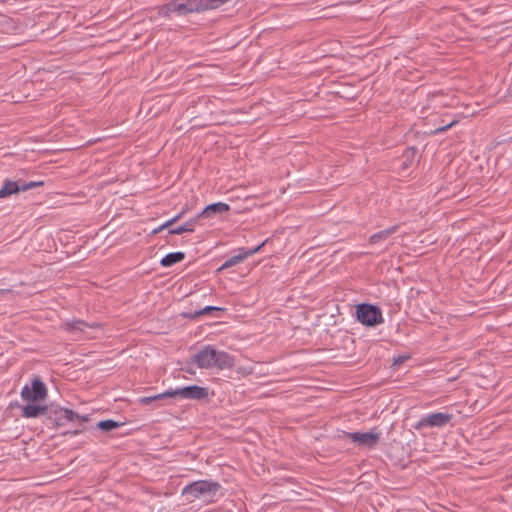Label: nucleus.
Instances as JSON below:
<instances>
[{
    "label": "nucleus",
    "instance_id": "nucleus-6",
    "mask_svg": "<svg viewBox=\"0 0 512 512\" xmlns=\"http://www.w3.org/2000/svg\"><path fill=\"white\" fill-rule=\"evenodd\" d=\"M21 398L25 402L38 403L42 402L47 397V388L44 382L35 377L32 379L31 384H26L21 389Z\"/></svg>",
    "mask_w": 512,
    "mask_h": 512
},
{
    "label": "nucleus",
    "instance_id": "nucleus-20",
    "mask_svg": "<svg viewBox=\"0 0 512 512\" xmlns=\"http://www.w3.org/2000/svg\"><path fill=\"white\" fill-rule=\"evenodd\" d=\"M121 425H122V423H120V422H117L112 419H108V420H102V421L98 422L97 428L102 430L103 432H110L114 429L119 428Z\"/></svg>",
    "mask_w": 512,
    "mask_h": 512
},
{
    "label": "nucleus",
    "instance_id": "nucleus-15",
    "mask_svg": "<svg viewBox=\"0 0 512 512\" xmlns=\"http://www.w3.org/2000/svg\"><path fill=\"white\" fill-rule=\"evenodd\" d=\"M398 230V226H391L387 229H384L382 231H379L373 235L370 236L369 238V243L370 244H378V243H381L382 241H385L387 240L391 235H393L394 233H396Z\"/></svg>",
    "mask_w": 512,
    "mask_h": 512
},
{
    "label": "nucleus",
    "instance_id": "nucleus-29",
    "mask_svg": "<svg viewBox=\"0 0 512 512\" xmlns=\"http://www.w3.org/2000/svg\"><path fill=\"white\" fill-rule=\"evenodd\" d=\"M163 229H164V228H161V226H159L158 228H156V229H154V230L152 231V234H157V233H159L160 231H162Z\"/></svg>",
    "mask_w": 512,
    "mask_h": 512
},
{
    "label": "nucleus",
    "instance_id": "nucleus-26",
    "mask_svg": "<svg viewBox=\"0 0 512 512\" xmlns=\"http://www.w3.org/2000/svg\"><path fill=\"white\" fill-rule=\"evenodd\" d=\"M174 223H175V220L173 218H171L170 220H168L164 224H162L161 228H169Z\"/></svg>",
    "mask_w": 512,
    "mask_h": 512
},
{
    "label": "nucleus",
    "instance_id": "nucleus-3",
    "mask_svg": "<svg viewBox=\"0 0 512 512\" xmlns=\"http://www.w3.org/2000/svg\"><path fill=\"white\" fill-rule=\"evenodd\" d=\"M209 396V391L205 387H200L197 385L185 386L176 389H169L163 393L140 398L139 402L143 405H149L153 402H157L159 400L171 397H180L182 399L188 400H203Z\"/></svg>",
    "mask_w": 512,
    "mask_h": 512
},
{
    "label": "nucleus",
    "instance_id": "nucleus-2",
    "mask_svg": "<svg viewBox=\"0 0 512 512\" xmlns=\"http://www.w3.org/2000/svg\"><path fill=\"white\" fill-rule=\"evenodd\" d=\"M220 490L221 485L216 481L198 480L186 485L182 490V496L189 502L200 499L204 502L211 503L216 501Z\"/></svg>",
    "mask_w": 512,
    "mask_h": 512
},
{
    "label": "nucleus",
    "instance_id": "nucleus-4",
    "mask_svg": "<svg viewBox=\"0 0 512 512\" xmlns=\"http://www.w3.org/2000/svg\"><path fill=\"white\" fill-rule=\"evenodd\" d=\"M195 12H199L197 0H173L163 5L159 10V14L167 18L174 14L184 16Z\"/></svg>",
    "mask_w": 512,
    "mask_h": 512
},
{
    "label": "nucleus",
    "instance_id": "nucleus-7",
    "mask_svg": "<svg viewBox=\"0 0 512 512\" xmlns=\"http://www.w3.org/2000/svg\"><path fill=\"white\" fill-rule=\"evenodd\" d=\"M453 419V415L444 412L429 413L421 417V419L414 425L416 430L426 428H442L446 426Z\"/></svg>",
    "mask_w": 512,
    "mask_h": 512
},
{
    "label": "nucleus",
    "instance_id": "nucleus-18",
    "mask_svg": "<svg viewBox=\"0 0 512 512\" xmlns=\"http://www.w3.org/2000/svg\"><path fill=\"white\" fill-rule=\"evenodd\" d=\"M185 258V253L183 252H173L165 255L161 261L160 264L163 267H170L176 263L181 262Z\"/></svg>",
    "mask_w": 512,
    "mask_h": 512
},
{
    "label": "nucleus",
    "instance_id": "nucleus-17",
    "mask_svg": "<svg viewBox=\"0 0 512 512\" xmlns=\"http://www.w3.org/2000/svg\"><path fill=\"white\" fill-rule=\"evenodd\" d=\"M416 154L417 151L414 147L406 148L400 158L401 168L405 170L411 167L415 161Z\"/></svg>",
    "mask_w": 512,
    "mask_h": 512
},
{
    "label": "nucleus",
    "instance_id": "nucleus-28",
    "mask_svg": "<svg viewBox=\"0 0 512 512\" xmlns=\"http://www.w3.org/2000/svg\"><path fill=\"white\" fill-rule=\"evenodd\" d=\"M183 216V212L177 214L176 216L173 217V219L175 220V222H177L179 219H181Z\"/></svg>",
    "mask_w": 512,
    "mask_h": 512
},
{
    "label": "nucleus",
    "instance_id": "nucleus-19",
    "mask_svg": "<svg viewBox=\"0 0 512 512\" xmlns=\"http://www.w3.org/2000/svg\"><path fill=\"white\" fill-rule=\"evenodd\" d=\"M225 3V0H197L198 11L216 9Z\"/></svg>",
    "mask_w": 512,
    "mask_h": 512
},
{
    "label": "nucleus",
    "instance_id": "nucleus-12",
    "mask_svg": "<svg viewBox=\"0 0 512 512\" xmlns=\"http://www.w3.org/2000/svg\"><path fill=\"white\" fill-rule=\"evenodd\" d=\"M97 326H98V324H96V323L89 324L83 320L67 321L63 325L64 329L71 333L85 332L86 329L95 328Z\"/></svg>",
    "mask_w": 512,
    "mask_h": 512
},
{
    "label": "nucleus",
    "instance_id": "nucleus-23",
    "mask_svg": "<svg viewBox=\"0 0 512 512\" xmlns=\"http://www.w3.org/2000/svg\"><path fill=\"white\" fill-rule=\"evenodd\" d=\"M457 123H458V121L456 119H454V120L450 121L448 124L436 128L433 131V134L437 135V134L443 133V132L447 131L448 129L452 128L453 126H455Z\"/></svg>",
    "mask_w": 512,
    "mask_h": 512
},
{
    "label": "nucleus",
    "instance_id": "nucleus-27",
    "mask_svg": "<svg viewBox=\"0 0 512 512\" xmlns=\"http://www.w3.org/2000/svg\"><path fill=\"white\" fill-rule=\"evenodd\" d=\"M80 433H81V430L76 429V430H73V431H71V432H70V431L64 432L63 434H64V435L71 434V435H73V436H76V435H78V434H80Z\"/></svg>",
    "mask_w": 512,
    "mask_h": 512
},
{
    "label": "nucleus",
    "instance_id": "nucleus-21",
    "mask_svg": "<svg viewBox=\"0 0 512 512\" xmlns=\"http://www.w3.org/2000/svg\"><path fill=\"white\" fill-rule=\"evenodd\" d=\"M42 185H43L42 181H39V182L38 181H30L27 183L20 184V188H21V191H28V190H31L33 188H36V187H39Z\"/></svg>",
    "mask_w": 512,
    "mask_h": 512
},
{
    "label": "nucleus",
    "instance_id": "nucleus-8",
    "mask_svg": "<svg viewBox=\"0 0 512 512\" xmlns=\"http://www.w3.org/2000/svg\"><path fill=\"white\" fill-rule=\"evenodd\" d=\"M345 437L358 446L373 449L377 446L381 433L372 429L368 432H347Z\"/></svg>",
    "mask_w": 512,
    "mask_h": 512
},
{
    "label": "nucleus",
    "instance_id": "nucleus-14",
    "mask_svg": "<svg viewBox=\"0 0 512 512\" xmlns=\"http://www.w3.org/2000/svg\"><path fill=\"white\" fill-rule=\"evenodd\" d=\"M199 220L200 219L196 215L195 217L189 219L188 221H186L182 225L170 229L168 231V233L171 234V235H180V234H183V233H186V232H189V233L194 232L195 226H196V224L198 223Z\"/></svg>",
    "mask_w": 512,
    "mask_h": 512
},
{
    "label": "nucleus",
    "instance_id": "nucleus-24",
    "mask_svg": "<svg viewBox=\"0 0 512 512\" xmlns=\"http://www.w3.org/2000/svg\"><path fill=\"white\" fill-rule=\"evenodd\" d=\"M56 413L58 414V416L55 418L56 426H63L67 421L63 418V414L59 413V410Z\"/></svg>",
    "mask_w": 512,
    "mask_h": 512
},
{
    "label": "nucleus",
    "instance_id": "nucleus-1",
    "mask_svg": "<svg viewBox=\"0 0 512 512\" xmlns=\"http://www.w3.org/2000/svg\"><path fill=\"white\" fill-rule=\"evenodd\" d=\"M191 363H194L200 369L217 368L223 370L233 367L234 357L225 351H220L211 345H207L204 349L193 355Z\"/></svg>",
    "mask_w": 512,
    "mask_h": 512
},
{
    "label": "nucleus",
    "instance_id": "nucleus-16",
    "mask_svg": "<svg viewBox=\"0 0 512 512\" xmlns=\"http://www.w3.org/2000/svg\"><path fill=\"white\" fill-rule=\"evenodd\" d=\"M21 191L20 183L17 181L5 180L0 188V198H6Z\"/></svg>",
    "mask_w": 512,
    "mask_h": 512
},
{
    "label": "nucleus",
    "instance_id": "nucleus-13",
    "mask_svg": "<svg viewBox=\"0 0 512 512\" xmlns=\"http://www.w3.org/2000/svg\"><path fill=\"white\" fill-rule=\"evenodd\" d=\"M59 413L63 414V418L67 422L82 424L89 421V417L87 415H80L68 408H59Z\"/></svg>",
    "mask_w": 512,
    "mask_h": 512
},
{
    "label": "nucleus",
    "instance_id": "nucleus-5",
    "mask_svg": "<svg viewBox=\"0 0 512 512\" xmlns=\"http://www.w3.org/2000/svg\"><path fill=\"white\" fill-rule=\"evenodd\" d=\"M356 319L361 324L369 327H375L384 322L381 309L368 303H361L357 305Z\"/></svg>",
    "mask_w": 512,
    "mask_h": 512
},
{
    "label": "nucleus",
    "instance_id": "nucleus-22",
    "mask_svg": "<svg viewBox=\"0 0 512 512\" xmlns=\"http://www.w3.org/2000/svg\"><path fill=\"white\" fill-rule=\"evenodd\" d=\"M223 308L216 307V306H206L202 310L195 312V315L193 317H199L201 315L208 314L212 311H222Z\"/></svg>",
    "mask_w": 512,
    "mask_h": 512
},
{
    "label": "nucleus",
    "instance_id": "nucleus-25",
    "mask_svg": "<svg viewBox=\"0 0 512 512\" xmlns=\"http://www.w3.org/2000/svg\"><path fill=\"white\" fill-rule=\"evenodd\" d=\"M409 357L408 356H399L395 359L394 361V364H401L403 363L405 360H407Z\"/></svg>",
    "mask_w": 512,
    "mask_h": 512
},
{
    "label": "nucleus",
    "instance_id": "nucleus-10",
    "mask_svg": "<svg viewBox=\"0 0 512 512\" xmlns=\"http://www.w3.org/2000/svg\"><path fill=\"white\" fill-rule=\"evenodd\" d=\"M230 210V206L223 202L212 203L206 206L197 216L201 219L221 217Z\"/></svg>",
    "mask_w": 512,
    "mask_h": 512
},
{
    "label": "nucleus",
    "instance_id": "nucleus-9",
    "mask_svg": "<svg viewBox=\"0 0 512 512\" xmlns=\"http://www.w3.org/2000/svg\"><path fill=\"white\" fill-rule=\"evenodd\" d=\"M267 240H264L262 243H260L258 246L251 248V249H245L240 248L238 249L235 255L228 258L218 269V271H222L225 269H228L230 267L236 266L243 262L246 258L253 256L254 254L258 253L262 247L266 244Z\"/></svg>",
    "mask_w": 512,
    "mask_h": 512
},
{
    "label": "nucleus",
    "instance_id": "nucleus-11",
    "mask_svg": "<svg viewBox=\"0 0 512 512\" xmlns=\"http://www.w3.org/2000/svg\"><path fill=\"white\" fill-rule=\"evenodd\" d=\"M47 413V406L38 403L27 402L22 407V416L24 418H37Z\"/></svg>",
    "mask_w": 512,
    "mask_h": 512
}]
</instances>
